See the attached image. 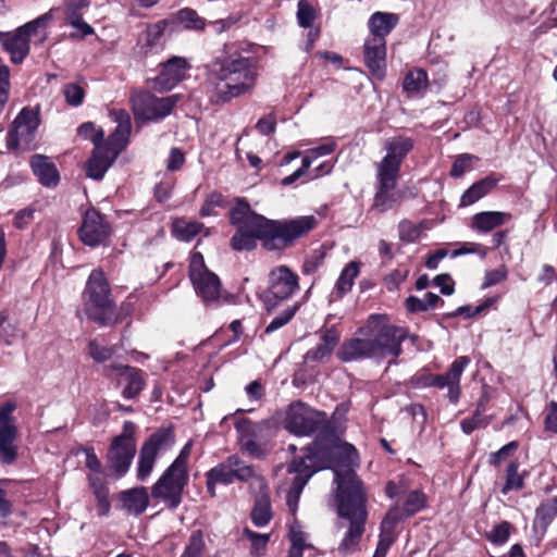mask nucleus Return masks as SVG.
<instances>
[{"label":"nucleus","mask_w":557,"mask_h":557,"mask_svg":"<svg viewBox=\"0 0 557 557\" xmlns=\"http://www.w3.org/2000/svg\"><path fill=\"white\" fill-rule=\"evenodd\" d=\"M359 467L357 449L348 443L323 442L321 435L306 448L304 457L294 459L288 467L296 473L286 496L292 513L298 508L300 494L309 479L319 470L332 468L336 483L337 516L348 522L347 530L338 544L342 556L350 555L360 548L368 519V495L355 469Z\"/></svg>","instance_id":"f257e3e1"},{"label":"nucleus","mask_w":557,"mask_h":557,"mask_svg":"<svg viewBox=\"0 0 557 557\" xmlns=\"http://www.w3.org/2000/svg\"><path fill=\"white\" fill-rule=\"evenodd\" d=\"M203 70L202 87L209 102L214 106L251 94L259 76L256 62L237 53L234 44H225L222 53L208 62Z\"/></svg>","instance_id":"f03ea898"},{"label":"nucleus","mask_w":557,"mask_h":557,"mask_svg":"<svg viewBox=\"0 0 557 557\" xmlns=\"http://www.w3.org/2000/svg\"><path fill=\"white\" fill-rule=\"evenodd\" d=\"M270 224L264 234L246 225L239 226L231 239L232 248L237 251L252 250L257 246V239H260L268 250L284 249L313 230L317 226V219L313 215H304Z\"/></svg>","instance_id":"7ed1b4c3"},{"label":"nucleus","mask_w":557,"mask_h":557,"mask_svg":"<svg viewBox=\"0 0 557 557\" xmlns=\"http://www.w3.org/2000/svg\"><path fill=\"white\" fill-rule=\"evenodd\" d=\"M190 451L191 442H188L151 487L152 498L164 504L168 509H176L182 504L183 493L189 481Z\"/></svg>","instance_id":"20e7f679"},{"label":"nucleus","mask_w":557,"mask_h":557,"mask_svg":"<svg viewBox=\"0 0 557 557\" xmlns=\"http://www.w3.org/2000/svg\"><path fill=\"white\" fill-rule=\"evenodd\" d=\"M86 315L100 325H113L119 321L110 284L100 269L91 271L82 294Z\"/></svg>","instance_id":"39448f33"},{"label":"nucleus","mask_w":557,"mask_h":557,"mask_svg":"<svg viewBox=\"0 0 557 557\" xmlns=\"http://www.w3.org/2000/svg\"><path fill=\"white\" fill-rule=\"evenodd\" d=\"M358 335L368 336L373 359L397 358L403 349L401 343L406 338L403 329L389 323L383 314H372L367 323L358 330Z\"/></svg>","instance_id":"423d86ee"},{"label":"nucleus","mask_w":557,"mask_h":557,"mask_svg":"<svg viewBox=\"0 0 557 557\" xmlns=\"http://www.w3.org/2000/svg\"><path fill=\"white\" fill-rule=\"evenodd\" d=\"M299 290V276L286 265L272 269L268 275V288L262 295L267 312L271 313L283 301Z\"/></svg>","instance_id":"0eeeda50"},{"label":"nucleus","mask_w":557,"mask_h":557,"mask_svg":"<svg viewBox=\"0 0 557 557\" xmlns=\"http://www.w3.org/2000/svg\"><path fill=\"white\" fill-rule=\"evenodd\" d=\"M135 431L136 425L125 421L122 433L114 437L108 451L109 467L119 478L126 474L136 454Z\"/></svg>","instance_id":"6e6552de"},{"label":"nucleus","mask_w":557,"mask_h":557,"mask_svg":"<svg viewBox=\"0 0 557 557\" xmlns=\"http://www.w3.org/2000/svg\"><path fill=\"white\" fill-rule=\"evenodd\" d=\"M326 414L317 411L302 403L292 404L286 411L285 429L298 436H307L318 430L322 433L327 429Z\"/></svg>","instance_id":"1a4fd4ad"},{"label":"nucleus","mask_w":557,"mask_h":557,"mask_svg":"<svg viewBox=\"0 0 557 557\" xmlns=\"http://www.w3.org/2000/svg\"><path fill=\"white\" fill-rule=\"evenodd\" d=\"M177 100L176 95L158 98L148 91L136 92L131 98L135 119L144 122L164 119L172 112Z\"/></svg>","instance_id":"9d476101"},{"label":"nucleus","mask_w":557,"mask_h":557,"mask_svg":"<svg viewBox=\"0 0 557 557\" xmlns=\"http://www.w3.org/2000/svg\"><path fill=\"white\" fill-rule=\"evenodd\" d=\"M173 445L174 434L171 430L160 429L151 434L139 451L137 479L145 481L152 472L158 455L170 449Z\"/></svg>","instance_id":"9b49d317"},{"label":"nucleus","mask_w":557,"mask_h":557,"mask_svg":"<svg viewBox=\"0 0 557 557\" xmlns=\"http://www.w3.org/2000/svg\"><path fill=\"white\" fill-rule=\"evenodd\" d=\"M52 20L51 12H48L36 20L26 23L20 27L14 34H5L2 45L5 51L10 53L11 61L20 63L24 60L29 51V38L37 34L39 28H45L49 21Z\"/></svg>","instance_id":"f8f14e48"},{"label":"nucleus","mask_w":557,"mask_h":557,"mask_svg":"<svg viewBox=\"0 0 557 557\" xmlns=\"http://www.w3.org/2000/svg\"><path fill=\"white\" fill-rule=\"evenodd\" d=\"M189 277L195 290L205 302L216 301L221 293L219 277L209 271L200 252L193 253L189 263Z\"/></svg>","instance_id":"ddd939ff"},{"label":"nucleus","mask_w":557,"mask_h":557,"mask_svg":"<svg viewBox=\"0 0 557 557\" xmlns=\"http://www.w3.org/2000/svg\"><path fill=\"white\" fill-rule=\"evenodd\" d=\"M39 125L38 114L30 109H23L13 121L7 135V146L12 150H29L33 148Z\"/></svg>","instance_id":"4468645a"},{"label":"nucleus","mask_w":557,"mask_h":557,"mask_svg":"<svg viewBox=\"0 0 557 557\" xmlns=\"http://www.w3.org/2000/svg\"><path fill=\"white\" fill-rule=\"evenodd\" d=\"M16 409L14 401H7L0 406V461L11 465L16 460L18 430L16 419L13 416Z\"/></svg>","instance_id":"2eb2a0df"},{"label":"nucleus","mask_w":557,"mask_h":557,"mask_svg":"<svg viewBox=\"0 0 557 557\" xmlns=\"http://www.w3.org/2000/svg\"><path fill=\"white\" fill-rule=\"evenodd\" d=\"M103 372L108 377L116 374L117 384L123 386L122 396L125 399L137 398L146 387V374L138 368L112 362L103 368Z\"/></svg>","instance_id":"dca6fc26"},{"label":"nucleus","mask_w":557,"mask_h":557,"mask_svg":"<svg viewBox=\"0 0 557 557\" xmlns=\"http://www.w3.org/2000/svg\"><path fill=\"white\" fill-rule=\"evenodd\" d=\"M470 363V358L466 356L458 357L450 366L449 370L444 374H430L425 377L423 385L436 386L441 389L447 387V397L450 403L456 404L460 397V379Z\"/></svg>","instance_id":"f3484780"},{"label":"nucleus","mask_w":557,"mask_h":557,"mask_svg":"<svg viewBox=\"0 0 557 557\" xmlns=\"http://www.w3.org/2000/svg\"><path fill=\"white\" fill-rule=\"evenodd\" d=\"M103 137V132H99L92 137L95 148L86 164V175L96 181L102 180L106 172L120 154L119 149H111V147L101 144Z\"/></svg>","instance_id":"a211bd4d"},{"label":"nucleus","mask_w":557,"mask_h":557,"mask_svg":"<svg viewBox=\"0 0 557 557\" xmlns=\"http://www.w3.org/2000/svg\"><path fill=\"white\" fill-rule=\"evenodd\" d=\"M384 148L387 153L377 164V171L398 176L400 164L413 148V141L409 137L399 136L386 140Z\"/></svg>","instance_id":"6ab92c4d"},{"label":"nucleus","mask_w":557,"mask_h":557,"mask_svg":"<svg viewBox=\"0 0 557 557\" xmlns=\"http://www.w3.org/2000/svg\"><path fill=\"white\" fill-rule=\"evenodd\" d=\"M110 235V225L103 220L102 215L95 209H89L83 215L79 227L82 242L90 247L102 244Z\"/></svg>","instance_id":"aec40b11"},{"label":"nucleus","mask_w":557,"mask_h":557,"mask_svg":"<svg viewBox=\"0 0 557 557\" xmlns=\"http://www.w3.org/2000/svg\"><path fill=\"white\" fill-rule=\"evenodd\" d=\"M398 176L377 171V190L372 208L380 213L391 210L400 202V194L395 190Z\"/></svg>","instance_id":"412c9836"},{"label":"nucleus","mask_w":557,"mask_h":557,"mask_svg":"<svg viewBox=\"0 0 557 557\" xmlns=\"http://www.w3.org/2000/svg\"><path fill=\"white\" fill-rule=\"evenodd\" d=\"M363 59L371 74L382 79L386 73V39L368 37L363 45Z\"/></svg>","instance_id":"4be33fe9"},{"label":"nucleus","mask_w":557,"mask_h":557,"mask_svg":"<svg viewBox=\"0 0 557 557\" xmlns=\"http://www.w3.org/2000/svg\"><path fill=\"white\" fill-rule=\"evenodd\" d=\"M228 215L232 225L236 226V228L246 225L263 234L268 231V225H271L270 222L275 221L257 214L250 209L249 203L243 199H236V205L232 208Z\"/></svg>","instance_id":"5701e85b"},{"label":"nucleus","mask_w":557,"mask_h":557,"mask_svg":"<svg viewBox=\"0 0 557 557\" xmlns=\"http://www.w3.org/2000/svg\"><path fill=\"white\" fill-rule=\"evenodd\" d=\"M190 69L187 59L182 57H172L163 63L162 70L157 77V83L164 89H172L182 82L186 72Z\"/></svg>","instance_id":"b1692460"},{"label":"nucleus","mask_w":557,"mask_h":557,"mask_svg":"<svg viewBox=\"0 0 557 557\" xmlns=\"http://www.w3.org/2000/svg\"><path fill=\"white\" fill-rule=\"evenodd\" d=\"M231 466L232 483L235 481L247 482L251 481L250 487L256 490H267V482L263 476L258 474L251 465L242 460L238 456L232 455L228 457Z\"/></svg>","instance_id":"393cba45"},{"label":"nucleus","mask_w":557,"mask_h":557,"mask_svg":"<svg viewBox=\"0 0 557 557\" xmlns=\"http://www.w3.org/2000/svg\"><path fill=\"white\" fill-rule=\"evenodd\" d=\"M337 357L344 362L373 359V350L370 348L368 336L359 335L344 342L337 351Z\"/></svg>","instance_id":"a878e982"},{"label":"nucleus","mask_w":557,"mask_h":557,"mask_svg":"<svg viewBox=\"0 0 557 557\" xmlns=\"http://www.w3.org/2000/svg\"><path fill=\"white\" fill-rule=\"evenodd\" d=\"M122 508L131 516L138 517L148 508L150 499L146 487H133L120 493Z\"/></svg>","instance_id":"bb28decb"},{"label":"nucleus","mask_w":557,"mask_h":557,"mask_svg":"<svg viewBox=\"0 0 557 557\" xmlns=\"http://www.w3.org/2000/svg\"><path fill=\"white\" fill-rule=\"evenodd\" d=\"M512 219L511 213L505 211H482L471 219V228L478 233H490L508 223Z\"/></svg>","instance_id":"cd10ccee"},{"label":"nucleus","mask_w":557,"mask_h":557,"mask_svg":"<svg viewBox=\"0 0 557 557\" xmlns=\"http://www.w3.org/2000/svg\"><path fill=\"white\" fill-rule=\"evenodd\" d=\"M88 5L86 0H65V21L79 32V38L94 34V28L83 20L82 10Z\"/></svg>","instance_id":"c85d7f7f"},{"label":"nucleus","mask_w":557,"mask_h":557,"mask_svg":"<svg viewBox=\"0 0 557 557\" xmlns=\"http://www.w3.org/2000/svg\"><path fill=\"white\" fill-rule=\"evenodd\" d=\"M30 166L39 183L46 187H53L59 183V172L48 157L36 154L32 157Z\"/></svg>","instance_id":"c756f323"},{"label":"nucleus","mask_w":557,"mask_h":557,"mask_svg":"<svg viewBox=\"0 0 557 557\" xmlns=\"http://www.w3.org/2000/svg\"><path fill=\"white\" fill-rule=\"evenodd\" d=\"M399 16L391 12H374L369 21V38L385 39L386 36L397 26Z\"/></svg>","instance_id":"7c9ffc66"},{"label":"nucleus","mask_w":557,"mask_h":557,"mask_svg":"<svg viewBox=\"0 0 557 557\" xmlns=\"http://www.w3.org/2000/svg\"><path fill=\"white\" fill-rule=\"evenodd\" d=\"M498 181L499 180L494 175H487L475 182L462 194L460 198V206L468 207L475 203L490 194L497 186Z\"/></svg>","instance_id":"2f4dec72"},{"label":"nucleus","mask_w":557,"mask_h":557,"mask_svg":"<svg viewBox=\"0 0 557 557\" xmlns=\"http://www.w3.org/2000/svg\"><path fill=\"white\" fill-rule=\"evenodd\" d=\"M87 480L97 500L98 515L101 517L108 516L111 508V503L109 499V490L103 480V472L90 473L88 474Z\"/></svg>","instance_id":"473e14b6"},{"label":"nucleus","mask_w":557,"mask_h":557,"mask_svg":"<svg viewBox=\"0 0 557 557\" xmlns=\"http://www.w3.org/2000/svg\"><path fill=\"white\" fill-rule=\"evenodd\" d=\"M231 466L232 462L228 461L227 457L224 461L220 462L206 473L207 492L210 494L211 497H214L216 495V484H232Z\"/></svg>","instance_id":"72a5a7b5"},{"label":"nucleus","mask_w":557,"mask_h":557,"mask_svg":"<svg viewBox=\"0 0 557 557\" xmlns=\"http://www.w3.org/2000/svg\"><path fill=\"white\" fill-rule=\"evenodd\" d=\"M267 490H258L250 517L256 527H264L272 519L271 502Z\"/></svg>","instance_id":"f704fd0d"},{"label":"nucleus","mask_w":557,"mask_h":557,"mask_svg":"<svg viewBox=\"0 0 557 557\" xmlns=\"http://www.w3.org/2000/svg\"><path fill=\"white\" fill-rule=\"evenodd\" d=\"M401 519L398 507L391 508L381 522L379 542L392 546L396 540L395 529Z\"/></svg>","instance_id":"c9c22d12"},{"label":"nucleus","mask_w":557,"mask_h":557,"mask_svg":"<svg viewBox=\"0 0 557 557\" xmlns=\"http://www.w3.org/2000/svg\"><path fill=\"white\" fill-rule=\"evenodd\" d=\"M360 263L356 261L349 262L341 272V275L335 284V292L338 297L347 294L354 284L355 278L358 276Z\"/></svg>","instance_id":"e433bc0d"},{"label":"nucleus","mask_w":557,"mask_h":557,"mask_svg":"<svg viewBox=\"0 0 557 557\" xmlns=\"http://www.w3.org/2000/svg\"><path fill=\"white\" fill-rule=\"evenodd\" d=\"M428 87V74L422 69L410 71L404 78L403 88L408 95H417Z\"/></svg>","instance_id":"4c0bfd02"},{"label":"nucleus","mask_w":557,"mask_h":557,"mask_svg":"<svg viewBox=\"0 0 557 557\" xmlns=\"http://www.w3.org/2000/svg\"><path fill=\"white\" fill-rule=\"evenodd\" d=\"M203 228V224L197 221L177 219L173 223V234L181 240L190 242Z\"/></svg>","instance_id":"58836bf2"},{"label":"nucleus","mask_w":557,"mask_h":557,"mask_svg":"<svg viewBox=\"0 0 557 557\" xmlns=\"http://www.w3.org/2000/svg\"><path fill=\"white\" fill-rule=\"evenodd\" d=\"M235 429L238 433V442L258 440L263 430V423L242 418L235 422Z\"/></svg>","instance_id":"ea45409f"},{"label":"nucleus","mask_w":557,"mask_h":557,"mask_svg":"<svg viewBox=\"0 0 557 557\" xmlns=\"http://www.w3.org/2000/svg\"><path fill=\"white\" fill-rule=\"evenodd\" d=\"M519 463L517 460L510 461L506 469V481L502 488L503 494H507L510 491H519L524 485V480L518 472Z\"/></svg>","instance_id":"a19ab883"},{"label":"nucleus","mask_w":557,"mask_h":557,"mask_svg":"<svg viewBox=\"0 0 557 557\" xmlns=\"http://www.w3.org/2000/svg\"><path fill=\"white\" fill-rule=\"evenodd\" d=\"M175 20L186 28L200 30L205 28V20L197 12L189 8H184L175 14Z\"/></svg>","instance_id":"79ce46f5"},{"label":"nucleus","mask_w":557,"mask_h":557,"mask_svg":"<svg viewBox=\"0 0 557 557\" xmlns=\"http://www.w3.org/2000/svg\"><path fill=\"white\" fill-rule=\"evenodd\" d=\"M556 516L557 497H553L542 503L536 509L535 522L545 528Z\"/></svg>","instance_id":"37998d69"},{"label":"nucleus","mask_w":557,"mask_h":557,"mask_svg":"<svg viewBox=\"0 0 557 557\" xmlns=\"http://www.w3.org/2000/svg\"><path fill=\"white\" fill-rule=\"evenodd\" d=\"M299 307L300 305L298 302L287 306L283 312L273 318L264 332L270 334L286 325L295 317Z\"/></svg>","instance_id":"c03bdc74"},{"label":"nucleus","mask_w":557,"mask_h":557,"mask_svg":"<svg viewBox=\"0 0 557 557\" xmlns=\"http://www.w3.org/2000/svg\"><path fill=\"white\" fill-rule=\"evenodd\" d=\"M132 132V124H122L116 126L114 132L109 137L107 146L111 147V149H119V153L125 148L129 135Z\"/></svg>","instance_id":"a18cd8bd"},{"label":"nucleus","mask_w":557,"mask_h":557,"mask_svg":"<svg viewBox=\"0 0 557 557\" xmlns=\"http://www.w3.org/2000/svg\"><path fill=\"white\" fill-rule=\"evenodd\" d=\"M485 411V407L482 403L478 405L476 410L474 411L471 418L463 419L460 423L462 431L466 434L472 433L475 429L486 426L488 421L483 416Z\"/></svg>","instance_id":"49530a36"},{"label":"nucleus","mask_w":557,"mask_h":557,"mask_svg":"<svg viewBox=\"0 0 557 557\" xmlns=\"http://www.w3.org/2000/svg\"><path fill=\"white\" fill-rule=\"evenodd\" d=\"M205 540L201 531L194 532L181 557H203Z\"/></svg>","instance_id":"de8ad7c7"},{"label":"nucleus","mask_w":557,"mask_h":557,"mask_svg":"<svg viewBox=\"0 0 557 557\" xmlns=\"http://www.w3.org/2000/svg\"><path fill=\"white\" fill-rule=\"evenodd\" d=\"M425 495L420 491H411L406 498L403 510L406 516H412L425 506Z\"/></svg>","instance_id":"09e8293b"},{"label":"nucleus","mask_w":557,"mask_h":557,"mask_svg":"<svg viewBox=\"0 0 557 557\" xmlns=\"http://www.w3.org/2000/svg\"><path fill=\"white\" fill-rule=\"evenodd\" d=\"M510 532L511 524L507 521H503L494 525L492 530L486 533V537L495 545H503L508 541Z\"/></svg>","instance_id":"8fccbe9b"},{"label":"nucleus","mask_w":557,"mask_h":557,"mask_svg":"<svg viewBox=\"0 0 557 557\" xmlns=\"http://www.w3.org/2000/svg\"><path fill=\"white\" fill-rule=\"evenodd\" d=\"M89 355L96 362H104L111 359L114 355V347H109L100 344L98 341H91L89 343Z\"/></svg>","instance_id":"3c124183"},{"label":"nucleus","mask_w":557,"mask_h":557,"mask_svg":"<svg viewBox=\"0 0 557 557\" xmlns=\"http://www.w3.org/2000/svg\"><path fill=\"white\" fill-rule=\"evenodd\" d=\"M476 159L478 158L475 156L469 153H462L458 156L453 163L450 176L455 178L461 177L467 171L471 169L472 162Z\"/></svg>","instance_id":"603ef678"},{"label":"nucleus","mask_w":557,"mask_h":557,"mask_svg":"<svg viewBox=\"0 0 557 557\" xmlns=\"http://www.w3.org/2000/svg\"><path fill=\"white\" fill-rule=\"evenodd\" d=\"M335 148H336L335 141L327 140L318 147L307 150L302 160H309V166H310L315 159L331 154L335 150Z\"/></svg>","instance_id":"864d4df0"},{"label":"nucleus","mask_w":557,"mask_h":557,"mask_svg":"<svg viewBox=\"0 0 557 557\" xmlns=\"http://www.w3.org/2000/svg\"><path fill=\"white\" fill-rule=\"evenodd\" d=\"M245 536L251 542L252 553L262 554L269 543L270 535L253 532L249 529L244 530Z\"/></svg>","instance_id":"5fc2aeb1"},{"label":"nucleus","mask_w":557,"mask_h":557,"mask_svg":"<svg viewBox=\"0 0 557 557\" xmlns=\"http://www.w3.org/2000/svg\"><path fill=\"white\" fill-rule=\"evenodd\" d=\"M63 95L70 106L78 107L83 103L85 91L76 84H66L63 88Z\"/></svg>","instance_id":"6e6d98bb"},{"label":"nucleus","mask_w":557,"mask_h":557,"mask_svg":"<svg viewBox=\"0 0 557 557\" xmlns=\"http://www.w3.org/2000/svg\"><path fill=\"white\" fill-rule=\"evenodd\" d=\"M314 17L315 15L313 8L306 0H300L298 2L297 11V18L299 25L301 27L308 28L312 25Z\"/></svg>","instance_id":"4d7b16f0"},{"label":"nucleus","mask_w":557,"mask_h":557,"mask_svg":"<svg viewBox=\"0 0 557 557\" xmlns=\"http://www.w3.org/2000/svg\"><path fill=\"white\" fill-rule=\"evenodd\" d=\"M518 448V443L516 441L509 442L504 445L497 451L491 454L490 463L498 467L504 460H506L511 454H513Z\"/></svg>","instance_id":"13d9d810"},{"label":"nucleus","mask_w":557,"mask_h":557,"mask_svg":"<svg viewBox=\"0 0 557 557\" xmlns=\"http://www.w3.org/2000/svg\"><path fill=\"white\" fill-rule=\"evenodd\" d=\"M223 196L220 193L210 194L202 205L199 213L201 216H210L215 214V208L223 206Z\"/></svg>","instance_id":"bf43d9fd"},{"label":"nucleus","mask_w":557,"mask_h":557,"mask_svg":"<svg viewBox=\"0 0 557 557\" xmlns=\"http://www.w3.org/2000/svg\"><path fill=\"white\" fill-rule=\"evenodd\" d=\"M507 275L508 271L505 265H502L495 270L486 271L484 275V282L482 283V288L485 289L500 283L507 278Z\"/></svg>","instance_id":"052dcab7"},{"label":"nucleus","mask_w":557,"mask_h":557,"mask_svg":"<svg viewBox=\"0 0 557 557\" xmlns=\"http://www.w3.org/2000/svg\"><path fill=\"white\" fill-rule=\"evenodd\" d=\"M399 238L407 243L414 242L420 234L419 228L409 221H401L398 225Z\"/></svg>","instance_id":"680f3d73"},{"label":"nucleus","mask_w":557,"mask_h":557,"mask_svg":"<svg viewBox=\"0 0 557 557\" xmlns=\"http://www.w3.org/2000/svg\"><path fill=\"white\" fill-rule=\"evenodd\" d=\"M492 304V299H486L483 304L478 305L474 308L471 306H461L457 308L454 315H463L465 318H471L486 310Z\"/></svg>","instance_id":"e2e57ef3"},{"label":"nucleus","mask_w":557,"mask_h":557,"mask_svg":"<svg viewBox=\"0 0 557 557\" xmlns=\"http://www.w3.org/2000/svg\"><path fill=\"white\" fill-rule=\"evenodd\" d=\"M544 429L557 433V403L550 401L544 419Z\"/></svg>","instance_id":"0e129e2a"},{"label":"nucleus","mask_w":557,"mask_h":557,"mask_svg":"<svg viewBox=\"0 0 557 557\" xmlns=\"http://www.w3.org/2000/svg\"><path fill=\"white\" fill-rule=\"evenodd\" d=\"M332 352V349L325 346L322 343H319L317 347L307 351L305 358L309 361H320L325 357H329Z\"/></svg>","instance_id":"69168bd1"},{"label":"nucleus","mask_w":557,"mask_h":557,"mask_svg":"<svg viewBox=\"0 0 557 557\" xmlns=\"http://www.w3.org/2000/svg\"><path fill=\"white\" fill-rule=\"evenodd\" d=\"M35 210L32 208H25L16 212L14 218V226L16 228H25L33 220Z\"/></svg>","instance_id":"338daca9"},{"label":"nucleus","mask_w":557,"mask_h":557,"mask_svg":"<svg viewBox=\"0 0 557 557\" xmlns=\"http://www.w3.org/2000/svg\"><path fill=\"white\" fill-rule=\"evenodd\" d=\"M185 162V156L178 148H172L168 159L166 168L170 171L180 170Z\"/></svg>","instance_id":"774afa93"}]
</instances>
